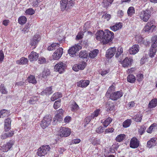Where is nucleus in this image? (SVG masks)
<instances>
[{
  "instance_id": "obj_1",
  "label": "nucleus",
  "mask_w": 157,
  "mask_h": 157,
  "mask_svg": "<svg viewBox=\"0 0 157 157\" xmlns=\"http://www.w3.org/2000/svg\"><path fill=\"white\" fill-rule=\"evenodd\" d=\"M114 37V33L108 29H105L104 31L102 30L98 31L96 34V40L100 41L103 44L111 42Z\"/></svg>"
},
{
  "instance_id": "obj_2",
  "label": "nucleus",
  "mask_w": 157,
  "mask_h": 157,
  "mask_svg": "<svg viewBox=\"0 0 157 157\" xmlns=\"http://www.w3.org/2000/svg\"><path fill=\"white\" fill-rule=\"evenodd\" d=\"M51 149L49 145H44L40 147L38 150L37 155L40 157L44 156Z\"/></svg>"
},
{
  "instance_id": "obj_3",
  "label": "nucleus",
  "mask_w": 157,
  "mask_h": 157,
  "mask_svg": "<svg viewBox=\"0 0 157 157\" xmlns=\"http://www.w3.org/2000/svg\"><path fill=\"white\" fill-rule=\"evenodd\" d=\"M156 28V26L152 21L148 22L144 26L143 30L146 33H149L153 32Z\"/></svg>"
},
{
  "instance_id": "obj_4",
  "label": "nucleus",
  "mask_w": 157,
  "mask_h": 157,
  "mask_svg": "<svg viewBox=\"0 0 157 157\" xmlns=\"http://www.w3.org/2000/svg\"><path fill=\"white\" fill-rule=\"evenodd\" d=\"M59 47L58 43H53L48 48V50L49 51H52L54 49H57V50L52 55L53 59L54 60H58L59 59V51L58 48Z\"/></svg>"
},
{
  "instance_id": "obj_5",
  "label": "nucleus",
  "mask_w": 157,
  "mask_h": 157,
  "mask_svg": "<svg viewBox=\"0 0 157 157\" xmlns=\"http://www.w3.org/2000/svg\"><path fill=\"white\" fill-rule=\"evenodd\" d=\"M151 13L148 10H142L140 13V17L144 21L147 22L151 17Z\"/></svg>"
},
{
  "instance_id": "obj_6",
  "label": "nucleus",
  "mask_w": 157,
  "mask_h": 157,
  "mask_svg": "<svg viewBox=\"0 0 157 157\" xmlns=\"http://www.w3.org/2000/svg\"><path fill=\"white\" fill-rule=\"evenodd\" d=\"M60 131L59 136L61 137H68L70 135L71 133V129L67 127H61Z\"/></svg>"
},
{
  "instance_id": "obj_7",
  "label": "nucleus",
  "mask_w": 157,
  "mask_h": 157,
  "mask_svg": "<svg viewBox=\"0 0 157 157\" xmlns=\"http://www.w3.org/2000/svg\"><path fill=\"white\" fill-rule=\"evenodd\" d=\"M140 144V142L137 138L133 137L131 139L129 144L130 147L133 149L138 148Z\"/></svg>"
},
{
  "instance_id": "obj_8",
  "label": "nucleus",
  "mask_w": 157,
  "mask_h": 157,
  "mask_svg": "<svg viewBox=\"0 0 157 157\" xmlns=\"http://www.w3.org/2000/svg\"><path fill=\"white\" fill-rule=\"evenodd\" d=\"M52 118L50 116H45L41 122L40 125L43 128H45L51 124Z\"/></svg>"
},
{
  "instance_id": "obj_9",
  "label": "nucleus",
  "mask_w": 157,
  "mask_h": 157,
  "mask_svg": "<svg viewBox=\"0 0 157 157\" xmlns=\"http://www.w3.org/2000/svg\"><path fill=\"white\" fill-rule=\"evenodd\" d=\"M122 90L113 92L110 94V98L113 101H116L121 98L123 95Z\"/></svg>"
},
{
  "instance_id": "obj_10",
  "label": "nucleus",
  "mask_w": 157,
  "mask_h": 157,
  "mask_svg": "<svg viewBox=\"0 0 157 157\" xmlns=\"http://www.w3.org/2000/svg\"><path fill=\"white\" fill-rule=\"evenodd\" d=\"M81 49L80 47L77 45H75L71 47L68 50V53L71 57L75 56L77 52Z\"/></svg>"
},
{
  "instance_id": "obj_11",
  "label": "nucleus",
  "mask_w": 157,
  "mask_h": 157,
  "mask_svg": "<svg viewBox=\"0 0 157 157\" xmlns=\"http://www.w3.org/2000/svg\"><path fill=\"white\" fill-rule=\"evenodd\" d=\"M132 61L133 60L132 59L127 57L123 60L120 61V62L123 67H127L131 66Z\"/></svg>"
},
{
  "instance_id": "obj_12",
  "label": "nucleus",
  "mask_w": 157,
  "mask_h": 157,
  "mask_svg": "<svg viewBox=\"0 0 157 157\" xmlns=\"http://www.w3.org/2000/svg\"><path fill=\"white\" fill-rule=\"evenodd\" d=\"M157 138H152L147 141L146 147L149 148L153 147L156 145Z\"/></svg>"
},
{
  "instance_id": "obj_13",
  "label": "nucleus",
  "mask_w": 157,
  "mask_h": 157,
  "mask_svg": "<svg viewBox=\"0 0 157 157\" xmlns=\"http://www.w3.org/2000/svg\"><path fill=\"white\" fill-rule=\"evenodd\" d=\"M40 40L39 35L35 34L31 39L30 42V45L32 46H35L36 45Z\"/></svg>"
},
{
  "instance_id": "obj_14",
  "label": "nucleus",
  "mask_w": 157,
  "mask_h": 157,
  "mask_svg": "<svg viewBox=\"0 0 157 157\" xmlns=\"http://www.w3.org/2000/svg\"><path fill=\"white\" fill-rule=\"evenodd\" d=\"M116 51V49L115 47L109 49L106 54V57L108 58H111L114 55Z\"/></svg>"
},
{
  "instance_id": "obj_15",
  "label": "nucleus",
  "mask_w": 157,
  "mask_h": 157,
  "mask_svg": "<svg viewBox=\"0 0 157 157\" xmlns=\"http://www.w3.org/2000/svg\"><path fill=\"white\" fill-rule=\"evenodd\" d=\"M13 144V141H10L6 144H5L2 147V149L3 152H7L11 148Z\"/></svg>"
},
{
  "instance_id": "obj_16",
  "label": "nucleus",
  "mask_w": 157,
  "mask_h": 157,
  "mask_svg": "<svg viewBox=\"0 0 157 157\" xmlns=\"http://www.w3.org/2000/svg\"><path fill=\"white\" fill-rule=\"evenodd\" d=\"M106 109L107 112L115 111V109L114 103L111 101H108L106 104Z\"/></svg>"
},
{
  "instance_id": "obj_17",
  "label": "nucleus",
  "mask_w": 157,
  "mask_h": 157,
  "mask_svg": "<svg viewBox=\"0 0 157 157\" xmlns=\"http://www.w3.org/2000/svg\"><path fill=\"white\" fill-rule=\"evenodd\" d=\"M38 57V54L34 51L32 52L28 56L29 59L31 62L37 60Z\"/></svg>"
},
{
  "instance_id": "obj_18",
  "label": "nucleus",
  "mask_w": 157,
  "mask_h": 157,
  "mask_svg": "<svg viewBox=\"0 0 157 157\" xmlns=\"http://www.w3.org/2000/svg\"><path fill=\"white\" fill-rule=\"evenodd\" d=\"M139 47L138 44H134L131 47L129 50V52L130 54L135 55L139 51Z\"/></svg>"
},
{
  "instance_id": "obj_19",
  "label": "nucleus",
  "mask_w": 157,
  "mask_h": 157,
  "mask_svg": "<svg viewBox=\"0 0 157 157\" xmlns=\"http://www.w3.org/2000/svg\"><path fill=\"white\" fill-rule=\"evenodd\" d=\"M90 83V81L88 80H81L77 83L78 86L82 88H85L87 87Z\"/></svg>"
},
{
  "instance_id": "obj_20",
  "label": "nucleus",
  "mask_w": 157,
  "mask_h": 157,
  "mask_svg": "<svg viewBox=\"0 0 157 157\" xmlns=\"http://www.w3.org/2000/svg\"><path fill=\"white\" fill-rule=\"evenodd\" d=\"M122 23L121 22L116 23L114 25L111 26L110 29L115 32L121 29L122 27Z\"/></svg>"
},
{
  "instance_id": "obj_21",
  "label": "nucleus",
  "mask_w": 157,
  "mask_h": 157,
  "mask_svg": "<svg viewBox=\"0 0 157 157\" xmlns=\"http://www.w3.org/2000/svg\"><path fill=\"white\" fill-rule=\"evenodd\" d=\"M11 120L8 118L5 120L4 122V129L6 131H7L10 129Z\"/></svg>"
},
{
  "instance_id": "obj_22",
  "label": "nucleus",
  "mask_w": 157,
  "mask_h": 157,
  "mask_svg": "<svg viewBox=\"0 0 157 157\" xmlns=\"http://www.w3.org/2000/svg\"><path fill=\"white\" fill-rule=\"evenodd\" d=\"M68 0H61L60 1V8L62 11L67 10Z\"/></svg>"
},
{
  "instance_id": "obj_23",
  "label": "nucleus",
  "mask_w": 157,
  "mask_h": 157,
  "mask_svg": "<svg viewBox=\"0 0 157 157\" xmlns=\"http://www.w3.org/2000/svg\"><path fill=\"white\" fill-rule=\"evenodd\" d=\"M151 40V47L153 48H157V35L152 36Z\"/></svg>"
},
{
  "instance_id": "obj_24",
  "label": "nucleus",
  "mask_w": 157,
  "mask_h": 157,
  "mask_svg": "<svg viewBox=\"0 0 157 157\" xmlns=\"http://www.w3.org/2000/svg\"><path fill=\"white\" fill-rule=\"evenodd\" d=\"M50 74V71L49 69H45L43 72L40 74V76L44 78H46Z\"/></svg>"
},
{
  "instance_id": "obj_25",
  "label": "nucleus",
  "mask_w": 157,
  "mask_h": 157,
  "mask_svg": "<svg viewBox=\"0 0 157 157\" xmlns=\"http://www.w3.org/2000/svg\"><path fill=\"white\" fill-rule=\"evenodd\" d=\"M52 93V87H47L44 91H42L41 93L43 95L45 94L49 95L51 94Z\"/></svg>"
},
{
  "instance_id": "obj_26",
  "label": "nucleus",
  "mask_w": 157,
  "mask_h": 157,
  "mask_svg": "<svg viewBox=\"0 0 157 157\" xmlns=\"http://www.w3.org/2000/svg\"><path fill=\"white\" fill-rule=\"evenodd\" d=\"M157 105V99L155 98L151 100L148 104V107L152 108L156 107Z\"/></svg>"
},
{
  "instance_id": "obj_27",
  "label": "nucleus",
  "mask_w": 157,
  "mask_h": 157,
  "mask_svg": "<svg viewBox=\"0 0 157 157\" xmlns=\"http://www.w3.org/2000/svg\"><path fill=\"white\" fill-rule=\"evenodd\" d=\"M98 52L99 50L98 49H94L89 53V57L90 58H94L98 54Z\"/></svg>"
},
{
  "instance_id": "obj_28",
  "label": "nucleus",
  "mask_w": 157,
  "mask_h": 157,
  "mask_svg": "<svg viewBox=\"0 0 157 157\" xmlns=\"http://www.w3.org/2000/svg\"><path fill=\"white\" fill-rule=\"evenodd\" d=\"M157 128V124L154 123L151 124L147 130V132L149 133H151L153 131H154Z\"/></svg>"
},
{
  "instance_id": "obj_29",
  "label": "nucleus",
  "mask_w": 157,
  "mask_h": 157,
  "mask_svg": "<svg viewBox=\"0 0 157 157\" xmlns=\"http://www.w3.org/2000/svg\"><path fill=\"white\" fill-rule=\"evenodd\" d=\"M28 59L24 57L21 58L19 60H17L16 63L18 64H25L27 63Z\"/></svg>"
},
{
  "instance_id": "obj_30",
  "label": "nucleus",
  "mask_w": 157,
  "mask_h": 157,
  "mask_svg": "<svg viewBox=\"0 0 157 157\" xmlns=\"http://www.w3.org/2000/svg\"><path fill=\"white\" fill-rule=\"evenodd\" d=\"M157 50V48H153L151 47L149 54V56L151 58L154 57L155 55Z\"/></svg>"
},
{
  "instance_id": "obj_31",
  "label": "nucleus",
  "mask_w": 157,
  "mask_h": 157,
  "mask_svg": "<svg viewBox=\"0 0 157 157\" xmlns=\"http://www.w3.org/2000/svg\"><path fill=\"white\" fill-rule=\"evenodd\" d=\"M125 137V134H120L116 137L115 140L117 141L120 142L123 141Z\"/></svg>"
},
{
  "instance_id": "obj_32",
  "label": "nucleus",
  "mask_w": 157,
  "mask_h": 157,
  "mask_svg": "<svg viewBox=\"0 0 157 157\" xmlns=\"http://www.w3.org/2000/svg\"><path fill=\"white\" fill-rule=\"evenodd\" d=\"M27 80L28 82L30 83L35 84L36 83V81L35 76L32 75H31L29 76Z\"/></svg>"
},
{
  "instance_id": "obj_33",
  "label": "nucleus",
  "mask_w": 157,
  "mask_h": 157,
  "mask_svg": "<svg viewBox=\"0 0 157 157\" xmlns=\"http://www.w3.org/2000/svg\"><path fill=\"white\" fill-rule=\"evenodd\" d=\"M79 109V107L76 103L74 102L71 106V109L73 112H76Z\"/></svg>"
},
{
  "instance_id": "obj_34",
  "label": "nucleus",
  "mask_w": 157,
  "mask_h": 157,
  "mask_svg": "<svg viewBox=\"0 0 157 157\" xmlns=\"http://www.w3.org/2000/svg\"><path fill=\"white\" fill-rule=\"evenodd\" d=\"M112 121V119L110 117H108L103 122V126L105 127H107Z\"/></svg>"
},
{
  "instance_id": "obj_35",
  "label": "nucleus",
  "mask_w": 157,
  "mask_h": 157,
  "mask_svg": "<svg viewBox=\"0 0 157 157\" xmlns=\"http://www.w3.org/2000/svg\"><path fill=\"white\" fill-rule=\"evenodd\" d=\"M66 66L65 64L63 62L59 63V74L63 73L66 68Z\"/></svg>"
},
{
  "instance_id": "obj_36",
  "label": "nucleus",
  "mask_w": 157,
  "mask_h": 157,
  "mask_svg": "<svg viewBox=\"0 0 157 157\" xmlns=\"http://www.w3.org/2000/svg\"><path fill=\"white\" fill-rule=\"evenodd\" d=\"M114 0H103L102 2L103 5L104 7H108L111 5Z\"/></svg>"
},
{
  "instance_id": "obj_37",
  "label": "nucleus",
  "mask_w": 157,
  "mask_h": 157,
  "mask_svg": "<svg viewBox=\"0 0 157 157\" xmlns=\"http://www.w3.org/2000/svg\"><path fill=\"white\" fill-rule=\"evenodd\" d=\"M135 13V10L133 7H129L127 11V13L128 16H132Z\"/></svg>"
},
{
  "instance_id": "obj_38",
  "label": "nucleus",
  "mask_w": 157,
  "mask_h": 157,
  "mask_svg": "<svg viewBox=\"0 0 157 157\" xmlns=\"http://www.w3.org/2000/svg\"><path fill=\"white\" fill-rule=\"evenodd\" d=\"M27 21V18L24 16L20 17L18 19V23L21 25H23Z\"/></svg>"
},
{
  "instance_id": "obj_39",
  "label": "nucleus",
  "mask_w": 157,
  "mask_h": 157,
  "mask_svg": "<svg viewBox=\"0 0 157 157\" xmlns=\"http://www.w3.org/2000/svg\"><path fill=\"white\" fill-rule=\"evenodd\" d=\"M136 78L134 75H129L127 77V81L131 83L135 82Z\"/></svg>"
},
{
  "instance_id": "obj_40",
  "label": "nucleus",
  "mask_w": 157,
  "mask_h": 157,
  "mask_svg": "<svg viewBox=\"0 0 157 157\" xmlns=\"http://www.w3.org/2000/svg\"><path fill=\"white\" fill-rule=\"evenodd\" d=\"M79 57L82 58H86L88 56V54L86 53V51H81L80 52L79 54Z\"/></svg>"
},
{
  "instance_id": "obj_41",
  "label": "nucleus",
  "mask_w": 157,
  "mask_h": 157,
  "mask_svg": "<svg viewBox=\"0 0 157 157\" xmlns=\"http://www.w3.org/2000/svg\"><path fill=\"white\" fill-rule=\"evenodd\" d=\"M58 112V111L57 112ZM59 120V113H57L55 115L53 118V121L52 122V124L53 125H55L58 124V122Z\"/></svg>"
},
{
  "instance_id": "obj_42",
  "label": "nucleus",
  "mask_w": 157,
  "mask_h": 157,
  "mask_svg": "<svg viewBox=\"0 0 157 157\" xmlns=\"http://www.w3.org/2000/svg\"><path fill=\"white\" fill-rule=\"evenodd\" d=\"M143 115L142 114H137L134 118V121L136 122H140L142 120Z\"/></svg>"
},
{
  "instance_id": "obj_43",
  "label": "nucleus",
  "mask_w": 157,
  "mask_h": 157,
  "mask_svg": "<svg viewBox=\"0 0 157 157\" xmlns=\"http://www.w3.org/2000/svg\"><path fill=\"white\" fill-rule=\"evenodd\" d=\"M9 114L8 111L6 109H3L0 111V118L3 117Z\"/></svg>"
},
{
  "instance_id": "obj_44",
  "label": "nucleus",
  "mask_w": 157,
  "mask_h": 157,
  "mask_svg": "<svg viewBox=\"0 0 157 157\" xmlns=\"http://www.w3.org/2000/svg\"><path fill=\"white\" fill-rule=\"evenodd\" d=\"M131 124V120L130 119H127L124 121L123 123V126L126 128L129 127Z\"/></svg>"
},
{
  "instance_id": "obj_45",
  "label": "nucleus",
  "mask_w": 157,
  "mask_h": 157,
  "mask_svg": "<svg viewBox=\"0 0 157 157\" xmlns=\"http://www.w3.org/2000/svg\"><path fill=\"white\" fill-rule=\"evenodd\" d=\"M123 51V49L121 47H118L116 54V57L117 58L119 57V56L122 53Z\"/></svg>"
},
{
  "instance_id": "obj_46",
  "label": "nucleus",
  "mask_w": 157,
  "mask_h": 157,
  "mask_svg": "<svg viewBox=\"0 0 157 157\" xmlns=\"http://www.w3.org/2000/svg\"><path fill=\"white\" fill-rule=\"evenodd\" d=\"M0 91L2 94H6L8 93L7 91L3 84H1L0 86Z\"/></svg>"
},
{
  "instance_id": "obj_47",
  "label": "nucleus",
  "mask_w": 157,
  "mask_h": 157,
  "mask_svg": "<svg viewBox=\"0 0 157 157\" xmlns=\"http://www.w3.org/2000/svg\"><path fill=\"white\" fill-rule=\"evenodd\" d=\"M35 12L34 10L31 8L27 9L25 11L26 14L30 15H33L34 13Z\"/></svg>"
},
{
  "instance_id": "obj_48",
  "label": "nucleus",
  "mask_w": 157,
  "mask_h": 157,
  "mask_svg": "<svg viewBox=\"0 0 157 157\" xmlns=\"http://www.w3.org/2000/svg\"><path fill=\"white\" fill-rule=\"evenodd\" d=\"M100 109H97L92 113L91 116H92L93 119L94 118L97 117L99 114L100 112Z\"/></svg>"
},
{
  "instance_id": "obj_49",
  "label": "nucleus",
  "mask_w": 157,
  "mask_h": 157,
  "mask_svg": "<svg viewBox=\"0 0 157 157\" xmlns=\"http://www.w3.org/2000/svg\"><path fill=\"white\" fill-rule=\"evenodd\" d=\"M86 62H82L81 63H79V64H78V65L79 70H82L84 69L86 66Z\"/></svg>"
},
{
  "instance_id": "obj_50",
  "label": "nucleus",
  "mask_w": 157,
  "mask_h": 157,
  "mask_svg": "<svg viewBox=\"0 0 157 157\" xmlns=\"http://www.w3.org/2000/svg\"><path fill=\"white\" fill-rule=\"evenodd\" d=\"M115 88V87L114 86H111L108 89L106 95L107 96V94H110L111 92L114 91Z\"/></svg>"
},
{
  "instance_id": "obj_51",
  "label": "nucleus",
  "mask_w": 157,
  "mask_h": 157,
  "mask_svg": "<svg viewBox=\"0 0 157 157\" xmlns=\"http://www.w3.org/2000/svg\"><path fill=\"white\" fill-rule=\"evenodd\" d=\"M59 98V93L58 92L54 94L51 98L52 101H54Z\"/></svg>"
},
{
  "instance_id": "obj_52",
  "label": "nucleus",
  "mask_w": 157,
  "mask_h": 157,
  "mask_svg": "<svg viewBox=\"0 0 157 157\" xmlns=\"http://www.w3.org/2000/svg\"><path fill=\"white\" fill-rule=\"evenodd\" d=\"M67 10L70 8L74 6L75 4V2L74 1H73L72 0H71L69 2L67 1Z\"/></svg>"
},
{
  "instance_id": "obj_53",
  "label": "nucleus",
  "mask_w": 157,
  "mask_h": 157,
  "mask_svg": "<svg viewBox=\"0 0 157 157\" xmlns=\"http://www.w3.org/2000/svg\"><path fill=\"white\" fill-rule=\"evenodd\" d=\"M104 130V128L103 127L100 126L96 129V131L97 133L100 134L103 132Z\"/></svg>"
},
{
  "instance_id": "obj_54",
  "label": "nucleus",
  "mask_w": 157,
  "mask_h": 157,
  "mask_svg": "<svg viewBox=\"0 0 157 157\" xmlns=\"http://www.w3.org/2000/svg\"><path fill=\"white\" fill-rule=\"evenodd\" d=\"M84 32L81 31L79 32L76 36V39L78 40H80L83 38Z\"/></svg>"
},
{
  "instance_id": "obj_55",
  "label": "nucleus",
  "mask_w": 157,
  "mask_h": 157,
  "mask_svg": "<svg viewBox=\"0 0 157 157\" xmlns=\"http://www.w3.org/2000/svg\"><path fill=\"white\" fill-rule=\"evenodd\" d=\"M146 128L144 126H141L139 130V133L140 135H142L145 132Z\"/></svg>"
},
{
  "instance_id": "obj_56",
  "label": "nucleus",
  "mask_w": 157,
  "mask_h": 157,
  "mask_svg": "<svg viewBox=\"0 0 157 157\" xmlns=\"http://www.w3.org/2000/svg\"><path fill=\"white\" fill-rule=\"evenodd\" d=\"M102 17L104 19H106L107 21H109L111 18V16L110 14L106 13L102 15Z\"/></svg>"
},
{
  "instance_id": "obj_57",
  "label": "nucleus",
  "mask_w": 157,
  "mask_h": 157,
  "mask_svg": "<svg viewBox=\"0 0 157 157\" xmlns=\"http://www.w3.org/2000/svg\"><path fill=\"white\" fill-rule=\"evenodd\" d=\"M135 103L134 101H131L128 102L127 104V106L128 109H130L131 108L134 107L135 106Z\"/></svg>"
},
{
  "instance_id": "obj_58",
  "label": "nucleus",
  "mask_w": 157,
  "mask_h": 157,
  "mask_svg": "<svg viewBox=\"0 0 157 157\" xmlns=\"http://www.w3.org/2000/svg\"><path fill=\"white\" fill-rule=\"evenodd\" d=\"M38 61L39 63L42 64L45 63L46 62V60L45 58L41 57L39 58Z\"/></svg>"
},
{
  "instance_id": "obj_59",
  "label": "nucleus",
  "mask_w": 157,
  "mask_h": 157,
  "mask_svg": "<svg viewBox=\"0 0 157 157\" xmlns=\"http://www.w3.org/2000/svg\"><path fill=\"white\" fill-rule=\"evenodd\" d=\"M93 119L91 115L87 117L85 119V122L86 124H88L90 121L91 120Z\"/></svg>"
},
{
  "instance_id": "obj_60",
  "label": "nucleus",
  "mask_w": 157,
  "mask_h": 157,
  "mask_svg": "<svg viewBox=\"0 0 157 157\" xmlns=\"http://www.w3.org/2000/svg\"><path fill=\"white\" fill-rule=\"evenodd\" d=\"M137 80L139 82H141L144 78V75L142 74H139L137 75Z\"/></svg>"
},
{
  "instance_id": "obj_61",
  "label": "nucleus",
  "mask_w": 157,
  "mask_h": 157,
  "mask_svg": "<svg viewBox=\"0 0 157 157\" xmlns=\"http://www.w3.org/2000/svg\"><path fill=\"white\" fill-rule=\"evenodd\" d=\"M100 140H97V138H94L93 140L92 143L94 145H95L100 144Z\"/></svg>"
},
{
  "instance_id": "obj_62",
  "label": "nucleus",
  "mask_w": 157,
  "mask_h": 157,
  "mask_svg": "<svg viewBox=\"0 0 157 157\" xmlns=\"http://www.w3.org/2000/svg\"><path fill=\"white\" fill-rule=\"evenodd\" d=\"M114 129L113 128H108L107 129H105V134H106L109 132H113L114 131Z\"/></svg>"
},
{
  "instance_id": "obj_63",
  "label": "nucleus",
  "mask_w": 157,
  "mask_h": 157,
  "mask_svg": "<svg viewBox=\"0 0 157 157\" xmlns=\"http://www.w3.org/2000/svg\"><path fill=\"white\" fill-rule=\"evenodd\" d=\"M71 120V117L70 116H67L64 119V122L65 123H69Z\"/></svg>"
},
{
  "instance_id": "obj_64",
  "label": "nucleus",
  "mask_w": 157,
  "mask_h": 157,
  "mask_svg": "<svg viewBox=\"0 0 157 157\" xmlns=\"http://www.w3.org/2000/svg\"><path fill=\"white\" fill-rule=\"evenodd\" d=\"M40 2V1L39 0L33 1V6L35 7H37Z\"/></svg>"
}]
</instances>
